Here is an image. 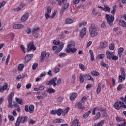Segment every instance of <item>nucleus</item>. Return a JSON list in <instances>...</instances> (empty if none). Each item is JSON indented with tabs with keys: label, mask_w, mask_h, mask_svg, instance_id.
<instances>
[{
	"label": "nucleus",
	"mask_w": 126,
	"mask_h": 126,
	"mask_svg": "<svg viewBox=\"0 0 126 126\" xmlns=\"http://www.w3.org/2000/svg\"><path fill=\"white\" fill-rule=\"evenodd\" d=\"M89 33L92 38H95L98 36L99 34V31L98 30V27L94 24H93L89 27Z\"/></svg>",
	"instance_id": "nucleus-1"
},
{
	"label": "nucleus",
	"mask_w": 126,
	"mask_h": 126,
	"mask_svg": "<svg viewBox=\"0 0 126 126\" xmlns=\"http://www.w3.org/2000/svg\"><path fill=\"white\" fill-rule=\"evenodd\" d=\"M74 47H75V42L72 41L70 43L68 44L67 48L65 49V52L69 54H70V53L73 54L76 53L77 49L76 48H74Z\"/></svg>",
	"instance_id": "nucleus-2"
},
{
	"label": "nucleus",
	"mask_w": 126,
	"mask_h": 126,
	"mask_svg": "<svg viewBox=\"0 0 126 126\" xmlns=\"http://www.w3.org/2000/svg\"><path fill=\"white\" fill-rule=\"evenodd\" d=\"M106 56L107 60H112V61H118L119 57L115 55V52H111L107 50L106 52Z\"/></svg>",
	"instance_id": "nucleus-3"
},
{
	"label": "nucleus",
	"mask_w": 126,
	"mask_h": 126,
	"mask_svg": "<svg viewBox=\"0 0 126 126\" xmlns=\"http://www.w3.org/2000/svg\"><path fill=\"white\" fill-rule=\"evenodd\" d=\"M28 119V117L27 116L22 117L20 116L17 118L15 123V126H20V124H24L26 122H27V120Z\"/></svg>",
	"instance_id": "nucleus-4"
},
{
	"label": "nucleus",
	"mask_w": 126,
	"mask_h": 126,
	"mask_svg": "<svg viewBox=\"0 0 126 126\" xmlns=\"http://www.w3.org/2000/svg\"><path fill=\"white\" fill-rule=\"evenodd\" d=\"M105 18L106 19L107 24H108L109 26H113V22L115 20V18L114 16L113 15L110 16L109 14H106L105 15Z\"/></svg>",
	"instance_id": "nucleus-5"
},
{
	"label": "nucleus",
	"mask_w": 126,
	"mask_h": 126,
	"mask_svg": "<svg viewBox=\"0 0 126 126\" xmlns=\"http://www.w3.org/2000/svg\"><path fill=\"white\" fill-rule=\"evenodd\" d=\"M62 3L63 4V6L62 7L61 9L62 13L63 14L64 12V10L69 7V3L67 2V0H62Z\"/></svg>",
	"instance_id": "nucleus-6"
},
{
	"label": "nucleus",
	"mask_w": 126,
	"mask_h": 126,
	"mask_svg": "<svg viewBox=\"0 0 126 126\" xmlns=\"http://www.w3.org/2000/svg\"><path fill=\"white\" fill-rule=\"evenodd\" d=\"M14 96V92H12L8 96V107L12 108L13 105H12V98Z\"/></svg>",
	"instance_id": "nucleus-7"
},
{
	"label": "nucleus",
	"mask_w": 126,
	"mask_h": 126,
	"mask_svg": "<svg viewBox=\"0 0 126 126\" xmlns=\"http://www.w3.org/2000/svg\"><path fill=\"white\" fill-rule=\"evenodd\" d=\"M57 80H58V78L57 77H55L52 78L50 81L46 82V85H53L54 87L55 86H57Z\"/></svg>",
	"instance_id": "nucleus-8"
},
{
	"label": "nucleus",
	"mask_w": 126,
	"mask_h": 126,
	"mask_svg": "<svg viewBox=\"0 0 126 126\" xmlns=\"http://www.w3.org/2000/svg\"><path fill=\"white\" fill-rule=\"evenodd\" d=\"M50 57V53L46 52H41V57H40V60L41 61V63H43L44 61H45V58H46V59H48Z\"/></svg>",
	"instance_id": "nucleus-9"
},
{
	"label": "nucleus",
	"mask_w": 126,
	"mask_h": 126,
	"mask_svg": "<svg viewBox=\"0 0 126 126\" xmlns=\"http://www.w3.org/2000/svg\"><path fill=\"white\" fill-rule=\"evenodd\" d=\"M39 30H40V28L39 27L34 28L32 29V34L35 38H38V37H39V34H38L37 32Z\"/></svg>",
	"instance_id": "nucleus-10"
},
{
	"label": "nucleus",
	"mask_w": 126,
	"mask_h": 126,
	"mask_svg": "<svg viewBox=\"0 0 126 126\" xmlns=\"http://www.w3.org/2000/svg\"><path fill=\"white\" fill-rule=\"evenodd\" d=\"M31 50L36 51V47H35L34 43L32 42H31L28 44L27 52H29V51H31Z\"/></svg>",
	"instance_id": "nucleus-11"
},
{
	"label": "nucleus",
	"mask_w": 126,
	"mask_h": 126,
	"mask_svg": "<svg viewBox=\"0 0 126 126\" xmlns=\"http://www.w3.org/2000/svg\"><path fill=\"white\" fill-rule=\"evenodd\" d=\"M28 17H29V13H25L23 16L21 17V21H22V22H25V21L28 19Z\"/></svg>",
	"instance_id": "nucleus-12"
},
{
	"label": "nucleus",
	"mask_w": 126,
	"mask_h": 126,
	"mask_svg": "<svg viewBox=\"0 0 126 126\" xmlns=\"http://www.w3.org/2000/svg\"><path fill=\"white\" fill-rule=\"evenodd\" d=\"M86 28L83 27L80 32V35L81 38H83L86 35Z\"/></svg>",
	"instance_id": "nucleus-13"
},
{
	"label": "nucleus",
	"mask_w": 126,
	"mask_h": 126,
	"mask_svg": "<svg viewBox=\"0 0 126 126\" xmlns=\"http://www.w3.org/2000/svg\"><path fill=\"white\" fill-rule=\"evenodd\" d=\"M33 56L34 55L33 54L27 55L25 57V63H28L30 61H31Z\"/></svg>",
	"instance_id": "nucleus-14"
},
{
	"label": "nucleus",
	"mask_w": 126,
	"mask_h": 126,
	"mask_svg": "<svg viewBox=\"0 0 126 126\" xmlns=\"http://www.w3.org/2000/svg\"><path fill=\"white\" fill-rule=\"evenodd\" d=\"M84 104L83 102H81L79 101L78 104H77V106L79 109V110H85V106H84Z\"/></svg>",
	"instance_id": "nucleus-15"
},
{
	"label": "nucleus",
	"mask_w": 126,
	"mask_h": 126,
	"mask_svg": "<svg viewBox=\"0 0 126 126\" xmlns=\"http://www.w3.org/2000/svg\"><path fill=\"white\" fill-rule=\"evenodd\" d=\"M118 24L119 26L121 27H124V28H126V22L123 20H119L118 22Z\"/></svg>",
	"instance_id": "nucleus-16"
},
{
	"label": "nucleus",
	"mask_w": 126,
	"mask_h": 126,
	"mask_svg": "<svg viewBox=\"0 0 126 126\" xmlns=\"http://www.w3.org/2000/svg\"><path fill=\"white\" fill-rule=\"evenodd\" d=\"M124 51H125V49L123 47H120L118 48V54L119 58H122V56H123V53H124Z\"/></svg>",
	"instance_id": "nucleus-17"
},
{
	"label": "nucleus",
	"mask_w": 126,
	"mask_h": 126,
	"mask_svg": "<svg viewBox=\"0 0 126 126\" xmlns=\"http://www.w3.org/2000/svg\"><path fill=\"white\" fill-rule=\"evenodd\" d=\"M84 77L87 80H91L93 82H94V79L92 78V76L89 74H85Z\"/></svg>",
	"instance_id": "nucleus-18"
},
{
	"label": "nucleus",
	"mask_w": 126,
	"mask_h": 126,
	"mask_svg": "<svg viewBox=\"0 0 126 126\" xmlns=\"http://www.w3.org/2000/svg\"><path fill=\"white\" fill-rule=\"evenodd\" d=\"M24 27V26H23L22 24H15L13 26V28L14 29H21V28H23Z\"/></svg>",
	"instance_id": "nucleus-19"
},
{
	"label": "nucleus",
	"mask_w": 126,
	"mask_h": 126,
	"mask_svg": "<svg viewBox=\"0 0 126 126\" xmlns=\"http://www.w3.org/2000/svg\"><path fill=\"white\" fill-rule=\"evenodd\" d=\"M123 80H126V75L122 74L119 76V81L120 83H122Z\"/></svg>",
	"instance_id": "nucleus-20"
},
{
	"label": "nucleus",
	"mask_w": 126,
	"mask_h": 126,
	"mask_svg": "<svg viewBox=\"0 0 126 126\" xmlns=\"http://www.w3.org/2000/svg\"><path fill=\"white\" fill-rule=\"evenodd\" d=\"M76 97H77V93H74L72 94L70 96V101H73L74 100H75Z\"/></svg>",
	"instance_id": "nucleus-21"
},
{
	"label": "nucleus",
	"mask_w": 126,
	"mask_h": 126,
	"mask_svg": "<svg viewBox=\"0 0 126 126\" xmlns=\"http://www.w3.org/2000/svg\"><path fill=\"white\" fill-rule=\"evenodd\" d=\"M113 107L115 108V109H116V110H120L121 109V105H120V102L118 101H116L113 105Z\"/></svg>",
	"instance_id": "nucleus-22"
},
{
	"label": "nucleus",
	"mask_w": 126,
	"mask_h": 126,
	"mask_svg": "<svg viewBox=\"0 0 126 126\" xmlns=\"http://www.w3.org/2000/svg\"><path fill=\"white\" fill-rule=\"evenodd\" d=\"M34 109H35V107L33 105L31 104L29 107V113L30 114H33L34 113Z\"/></svg>",
	"instance_id": "nucleus-23"
},
{
	"label": "nucleus",
	"mask_w": 126,
	"mask_h": 126,
	"mask_svg": "<svg viewBox=\"0 0 126 126\" xmlns=\"http://www.w3.org/2000/svg\"><path fill=\"white\" fill-rule=\"evenodd\" d=\"M23 68H24V64L20 63L18 64L17 68L18 71H22V70H23Z\"/></svg>",
	"instance_id": "nucleus-24"
},
{
	"label": "nucleus",
	"mask_w": 126,
	"mask_h": 126,
	"mask_svg": "<svg viewBox=\"0 0 126 126\" xmlns=\"http://www.w3.org/2000/svg\"><path fill=\"white\" fill-rule=\"evenodd\" d=\"M72 124L74 125V126H80V123H79L78 119H74L72 122Z\"/></svg>",
	"instance_id": "nucleus-25"
},
{
	"label": "nucleus",
	"mask_w": 126,
	"mask_h": 126,
	"mask_svg": "<svg viewBox=\"0 0 126 126\" xmlns=\"http://www.w3.org/2000/svg\"><path fill=\"white\" fill-rule=\"evenodd\" d=\"M57 116L59 117H60V116H62V114H63V110L62 108H58L57 110Z\"/></svg>",
	"instance_id": "nucleus-26"
},
{
	"label": "nucleus",
	"mask_w": 126,
	"mask_h": 126,
	"mask_svg": "<svg viewBox=\"0 0 126 126\" xmlns=\"http://www.w3.org/2000/svg\"><path fill=\"white\" fill-rule=\"evenodd\" d=\"M100 47L102 49H105L108 47V43L107 42H102L100 43Z\"/></svg>",
	"instance_id": "nucleus-27"
},
{
	"label": "nucleus",
	"mask_w": 126,
	"mask_h": 126,
	"mask_svg": "<svg viewBox=\"0 0 126 126\" xmlns=\"http://www.w3.org/2000/svg\"><path fill=\"white\" fill-rule=\"evenodd\" d=\"M101 117V113L100 112H97L93 119L94 121H97V120H99Z\"/></svg>",
	"instance_id": "nucleus-28"
},
{
	"label": "nucleus",
	"mask_w": 126,
	"mask_h": 126,
	"mask_svg": "<svg viewBox=\"0 0 126 126\" xmlns=\"http://www.w3.org/2000/svg\"><path fill=\"white\" fill-rule=\"evenodd\" d=\"M101 83H99L98 84V86L96 88V94H99L100 93V92H101Z\"/></svg>",
	"instance_id": "nucleus-29"
},
{
	"label": "nucleus",
	"mask_w": 126,
	"mask_h": 126,
	"mask_svg": "<svg viewBox=\"0 0 126 126\" xmlns=\"http://www.w3.org/2000/svg\"><path fill=\"white\" fill-rule=\"evenodd\" d=\"M90 114H91V110H89L88 112H86L83 116L84 119H87V118L89 117Z\"/></svg>",
	"instance_id": "nucleus-30"
},
{
	"label": "nucleus",
	"mask_w": 126,
	"mask_h": 126,
	"mask_svg": "<svg viewBox=\"0 0 126 126\" xmlns=\"http://www.w3.org/2000/svg\"><path fill=\"white\" fill-rule=\"evenodd\" d=\"M25 4L23 3H21L20 4L19 6H18L17 8L15 9L16 11H19V10H21L22 8L24 7Z\"/></svg>",
	"instance_id": "nucleus-31"
},
{
	"label": "nucleus",
	"mask_w": 126,
	"mask_h": 126,
	"mask_svg": "<svg viewBox=\"0 0 126 126\" xmlns=\"http://www.w3.org/2000/svg\"><path fill=\"white\" fill-rule=\"evenodd\" d=\"M89 53L91 55V62H94V60H95V58H94V55H93V51L92 50H89Z\"/></svg>",
	"instance_id": "nucleus-32"
},
{
	"label": "nucleus",
	"mask_w": 126,
	"mask_h": 126,
	"mask_svg": "<svg viewBox=\"0 0 126 126\" xmlns=\"http://www.w3.org/2000/svg\"><path fill=\"white\" fill-rule=\"evenodd\" d=\"M104 8H103V11L110 12L111 11V8L108 6V5H104Z\"/></svg>",
	"instance_id": "nucleus-33"
},
{
	"label": "nucleus",
	"mask_w": 126,
	"mask_h": 126,
	"mask_svg": "<svg viewBox=\"0 0 126 126\" xmlns=\"http://www.w3.org/2000/svg\"><path fill=\"white\" fill-rule=\"evenodd\" d=\"M15 100H16V102H17L18 104H20V105H23V100H22V99L16 97Z\"/></svg>",
	"instance_id": "nucleus-34"
},
{
	"label": "nucleus",
	"mask_w": 126,
	"mask_h": 126,
	"mask_svg": "<svg viewBox=\"0 0 126 126\" xmlns=\"http://www.w3.org/2000/svg\"><path fill=\"white\" fill-rule=\"evenodd\" d=\"M47 92L49 94H52V93H55V92H56V90L52 88H50L47 90Z\"/></svg>",
	"instance_id": "nucleus-35"
},
{
	"label": "nucleus",
	"mask_w": 126,
	"mask_h": 126,
	"mask_svg": "<svg viewBox=\"0 0 126 126\" xmlns=\"http://www.w3.org/2000/svg\"><path fill=\"white\" fill-rule=\"evenodd\" d=\"M91 74L93 76H99V75H100V73L97 71H93L91 72Z\"/></svg>",
	"instance_id": "nucleus-36"
},
{
	"label": "nucleus",
	"mask_w": 126,
	"mask_h": 126,
	"mask_svg": "<svg viewBox=\"0 0 126 126\" xmlns=\"http://www.w3.org/2000/svg\"><path fill=\"white\" fill-rule=\"evenodd\" d=\"M119 104L120 105V109L123 110V109H126V105L122 101H119Z\"/></svg>",
	"instance_id": "nucleus-37"
},
{
	"label": "nucleus",
	"mask_w": 126,
	"mask_h": 126,
	"mask_svg": "<svg viewBox=\"0 0 126 126\" xmlns=\"http://www.w3.org/2000/svg\"><path fill=\"white\" fill-rule=\"evenodd\" d=\"M73 23V21L70 18H67L65 20V24H71Z\"/></svg>",
	"instance_id": "nucleus-38"
},
{
	"label": "nucleus",
	"mask_w": 126,
	"mask_h": 126,
	"mask_svg": "<svg viewBox=\"0 0 126 126\" xmlns=\"http://www.w3.org/2000/svg\"><path fill=\"white\" fill-rule=\"evenodd\" d=\"M25 32L28 35H30V34L32 33V30L30 28H27V29L25 30Z\"/></svg>",
	"instance_id": "nucleus-39"
},
{
	"label": "nucleus",
	"mask_w": 126,
	"mask_h": 126,
	"mask_svg": "<svg viewBox=\"0 0 126 126\" xmlns=\"http://www.w3.org/2000/svg\"><path fill=\"white\" fill-rule=\"evenodd\" d=\"M79 79L80 83H83L84 82V75H80Z\"/></svg>",
	"instance_id": "nucleus-40"
},
{
	"label": "nucleus",
	"mask_w": 126,
	"mask_h": 126,
	"mask_svg": "<svg viewBox=\"0 0 126 126\" xmlns=\"http://www.w3.org/2000/svg\"><path fill=\"white\" fill-rule=\"evenodd\" d=\"M105 124V120H102L99 122L97 125L95 124L94 126H103V125Z\"/></svg>",
	"instance_id": "nucleus-41"
},
{
	"label": "nucleus",
	"mask_w": 126,
	"mask_h": 126,
	"mask_svg": "<svg viewBox=\"0 0 126 126\" xmlns=\"http://www.w3.org/2000/svg\"><path fill=\"white\" fill-rule=\"evenodd\" d=\"M79 68H80V69L82 70V71H84V70H85V66H84V65H83L81 63L79 64Z\"/></svg>",
	"instance_id": "nucleus-42"
},
{
	"label": "nucleus",
	"mask_w": 126,
	"mask_h": 126,
	"mask_svg": "<svg viewBox=\"0 0 126 126\" xmlns=\"http://www.w3.org/2000/svg\"><path fill=\"white\" fill-rule=\"evenodd\" d=\"M58 56L60 58H64V57H66V56H67V54L65 53H61L58 54Z\"/></svg>",
	"instance_id": "nucleus-43"
},
{
	"label": "nucleus",
	"mask_w": 126,
	"mask_h": 126,
	"mask_svg": "<svg viewBox=\"0 0 126 126\" xmlns=\"http://www.w3.org/2000/svg\"><path fill=\"white\" fill-rule=\"evenodd\" d=\"M70 110V108L69 107H67L66 109H64V110H63V115H66L68 113V111Z\"/></svg>",
	"instance_id": "nucleus-44"
},
{
	"label": "nucleus",
	"mask_w": 126,
	"mask_h": 126,
	"mask_svg": "<svg viewBox=\"0 0 126 126\" xmlns=\"http://www.w3.org/2000/svg\"><path fill=\"white\" fill-rule=\"evenodd\" d=\"M117 10V5H115L113 7V9L111 11V14H115V13H116V11Z\"/></svg>",
	"instance_id": "nucleus-45"
},
{
	"label": "nucleus",
	"mask_w": 126,
	"mask_h": 126,
	"mask_svg": "<svg viewBox=\"0 0 126 126\" xmlns=\"http://www.w3.org/2000/svg\"><path fill=\"white\" fill-rule=\"evenodd\" d=\"M94 109L96 110V111H99V112H102L103 111H104V109L99 106H96L94 107Z\"/></svg>",
	"instance_id": "nucleus-46"
},
{
	"label": "nucleus",
	"mask_w": 126,
	"mask_h": 126,
	"mask_svg": "<svg viewBox=\"0 0 126 126\" xmlns=\"http://www.w3.org/2000/svg\"><path fill=\"white\" fill-rule=\"evenodd\" d=\"M114 49H115V45L114 44V43H111L109 44V50H110V51H113V50H114Z\"/></svg>",
	"instance_id": "nucleus-47"
},
{
	"label": "nucleus",
	"mask_w": 126,
	"mask_h": 126,
	"mask_svg": "<svg viewBox=\"0 0 126 126\" xmlns=\"http://www.w3.org/2000/svg\"><path fill=\"white\" fill-rule=\"evenodd\" d=\"M87 100V97L86 96H84L82 98L80 102L83 103V104H85V101Z\"/></svg>",
	"instance_id": "nucleus-48"
},
{
	"label": "nucleus",
	"mask_w": 126,
	"mask_h": 126,
	"mask_svg": "<svg viewBox=\"0 0 126 126\" xmlns=\"http://www.w3.org/2000/svg\"><path fill=\"white\" fill-rule=\"evenodd\" d=\"M123 88H124V85H123V84H119L117 87V90L118 91H121Z\"/></svg>",
	"instance_id": "nucleus-49"
},
{
	"label": "nucleus",
	"mask_w": 126,
	"mask_h": 126,
	"mask_svg": "<svg viewBox=\"0 0 126 126\" xmlns=\"http://www.w3.org/2000/svg\"><path fill=\"white\" fill-rule=\"evenodd\" d=\"M8 118L9 119V121L11 122H13V121H14V117L12 115H8Z\"/></svg>",
	"instance_id": "nucleus-50"
},
{
	"label": "nucleus",
	"mask_w": 126,
	"mask_h": 126,
	"mask_svg": "<svg viewBox=\"0 0 126 126\" xmlns=\"http://www.w3.org/2000/svg\"><path fill=\"white\" fill-rule=\"evenodd\" d=\"M49 18H51V15H50V13H48V12L45 13V19L47 20L49 19Z\"/></svg>",
	"instance_id": "nucleus-51"
},
{
	"label": "nucleus",
	"mask_w": 126,
	"mask_h": 126,
	"mask_svg": "<svg viewBox=\"0 0 126 126\" xmlns=\"http://www.w3.org/2000/svg\"><path fill=\"white\" fill-rule=\"evenodd\" d=\"M98 59L102 60V59H104V58H105V54H100L98 55Z\"/></svg>",
	"instance_id": "nucleus-52"
},
{
	"label": "nucleus",
	"mask_w": 126,
	"mask_h": 126,
	"mask_svg": "<svg viewBox=\"0 0 126 126\" xmlns=\"http://www.w3.org/2000/svg\"><path fill=\"white\" fill-rule=\"evenodd\" d=\"M37 66H38V63H34L32 65V70H35L36 68H37Z\"/></svg>",
	"instance_id": "nucleus-53"
},
{
	"label": "nucleus",
	"mask_w": 126,
	"mask_h": 126,
	"mask_svg": "<svg viewBox=\"0 0 126 126\" xmlns=\"http://www.w3.org/2000/svg\"><path fill=\"white\" fill-rule=\"evenodd\" d=\"M5 3H6V1H3L2 2H0V8L4 6V5H5Z\"/></svg>",
	"instance_id": "nucleus-54"
},
{
	"label": "nucleus",
	"mask_w": 126,
	"mask_h": 126,
	"mask_svg": "<svg viewBox=\"0 0 126 126\" xmlns=\"http://www.w3.org/2000/svg\"><path fill=\"white\" fill-rule=\"evenodd\" d=\"M45 88H46V87H45V86H43V85H41L38 87V89L40 91H43V90H44Z\"/></svg>",
	"instance_id": "nucleus-55"
},
{
	"label": "nucleus",
	"mask_w": 126,
	"mask_h": 126,
	"mask_svg": "<svg viewBox=\"0 0 126 126\" xmlns=\"http://www.w3.org/2000/svg\"><path fill=\"white\" fill-rule=\"evenodd\" d=\"M102 112H103L102 116L103 117H106V116H107V110L106 109H103V110Z\"/></svg>",
	"instance_id": "nucleus-56"
},
{
	"label": "nucleus",
	"mask_w": 126,
	"mask_h": 126,
	"mask_svg": "<svg viewBox=\"0 0 126 126\" xmlns=\"http://www.w3.org/2000/svg\"><path fill=\"white\" fill-rule=\"evenodd\" d=\"M28 122L29 124H31V125H35L36 123V122L33 121L32 119H30Z\"/></svg>",
	"instance_id": "nucleus-57"
},
{
	"label": "nucleus",
	"mask_w": 126,
	"mask_h": 126,
	"mask_svg": "<svg viewBox=\"0 0 126 126\" xmlns=\"http://www.w3.org/2000/svg\"><path fill=\"white\" fill-rule=\"evenodd\" d=\"M63 97L60 96L58 98L57 101L59 102V103H61L62 101H63Z\"/></svg>",
	"instance_id": "nucleus-58"
},
{
	"label": "nucleus",
	"mask_w": 126,
	"mask_h": 126,
	"mask_svg": "<svg viewBox=\"0 0 126 126\" xmlns=\"http://www.w3.org/2000/svg\"><path fill=\"white\" fill-rule=\"evenodd\" d=\"M100 27H101V28H106V27H107V24H106L105 23L103 22L101 24Z\"/></svg>",
	"instance_id": "nucleus-59"
},
{
	"label": "nucleus",
	"mask_w": 126,
	"mask_h": 126,
	"mask_svg": "<svg viewBox=\"0 0 126 126\" xmlns=\"http://www.w3.org/2000/svg\"><path fill=\"white\" fill-rule=\"evenodd\" d=\"M50 114H51V115H56V114H57V110H52L50 111Z\"/></svg>",
	"instance_id": "nucleus-60"
},
{
	"label": "nucleus",
	"mask_w": 126,
	"mask_h": 126,
	"mask_svg": "<svg viewBox=\"0 0 126 126\" xmlns=\"http://www.w3.org/2000/svg\"><path fill=\"white\" fill-rule=\"evenodd\" d=\"M54 72L55 73H58V72H60V68L55 67L54 68Z\"/></svg>",
	"instance_id": "nucleus-61"
},
{
	"label": "nucleus",
	"mask_w": 126,
	"mask_h": 126,
	"mask_svg": "<svg viewBox=\"0 0 126 126\" xmlns=\"http://www.w3.org/2000/svg\"><path fill=\"white\" fill-rule=\"evenodd\" d=\"M47 13H51L52 12V8L51 7H48L47 8Z\"/></svg>",
	"instance_id": "nucleus-62"
},
{
	"label": "nucleus",
	"mask_w": 126,
	"mask_h": 126,
	"mask_svg": "<svg viewBox=\"0 0 126 126\" xmlns=\"http://www.w3.org/2000/svg\"><path fill=\"white\" fill-rule=\"evenodd\" d=\"M25 112H27V113H28V112H29V107H28V105H25Z\"/></svg>",
	"instance_id": "nucleus-63"
},
{
	"label": "nucleus",
	"mask_w": 126,
	"mask_h": 126,
	"mask_svg": "<svg viewBox=\"0 0 126 126\" xmlns=\"http://www.w3.org/2000/svg\"><path fill=\"white\" fill-rule=\"evenodd\" d=\"M121 74L126 75V72H125V69L124 67H121Z\"/></svg>",
	"instance_id": "nucleus-64"
}]
</instances>
